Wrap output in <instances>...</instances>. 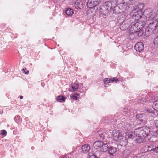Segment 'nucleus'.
Instances as JSON below:
<instances>
[{
    "label": "nucleus",
    "instance_id": "nucleus-25",
    "mask_svg": "<svg viewBox=\"0 0 158 158\" xmlns=\"http://www.w3.org/2000/svg\"><path fill=\"white\" fill-rule=\"evenodd\" d=\"M123 154L125 155V157H127V156L130 155V152L129 150H127L124 151Z\"/></svg>",
    "mask_w": 158,
    "mask_h": 158
},
{
    "label": "nucleus",
    "instance_id": "nucleus-9",
    "mask_svg": "<svg viewBox=\"0 0 158 158\" xmlns=\"http://www.w3.org/2000/svg\"><path fill=\"white\" fill-rule=\"evenodd\" d=\"M90 149V146L88 144H85L81 148V152L83 153H88Z\"/></svg>",
    "mask_w": 158,
    "mask_h": 158
},
{
    "label": "nucleus",
    "instance_id": "nucleus-17",
    "mask_svg": "<svg viewBox=\"0 0 158 158\" xmlns=\"http://www.w3.org/2000/svg\"><path fill=\"white\" fill-rule=\"evenodd\" d=\"M105 6L107 10H110L112 8V3L110 1H108L105 2Z\"/></svg>",
    "mask_w": 158,
    "mask_h": 158
},
{
    "label": "nucleus",
    "instance_id": "nucleus-30",
    "mask_svg": "<svg viewBox=\"0 0 158 158\" xmlns=\"http://www.w3.org/2000/svg\"><path fill=\"white\" fill-rule=\"evenodd\" d=\"M29 72L28 70L26 72H25L24 73L26 74H28L29 73Z\"/></svg>",
    "mask_w": 158,
    "mask_h": 158
},
{
    "label": "nucleus",
    "instance_id": "nucleus-29",
    "mask_svg": "<svg viewBox=\"0 0 158 158\" xmlns=\"http://www.w3.org/2000/svg\"><path fill=\"white\" fill-rule=\"evenodd\" d=\"M26 70V68H23V69H22V71L24 73V72H25V70Z\"/></svg>",
    "mask_w": 158,
    "mask_h": 158
},
{
    "label": "nucleus",
    "instance_id": "nucleus-4",
    "mask_svg": "<svg viewBox=\"0 0 158 158\" xmlns=\"http://www.w3.org/2000/svg\"><path fill=\"white\" fill-rule=\"evenodd\" d=\"M128 28L130 34L129 35L131 39H133L137 36L136 35V33H138V30L137 29L135 24H134V22H133L132 24L129 25Z\"/></svg>",
    "mask_w": 158,
    "mask_h": 158
},
{
    "label": "nucleus",
    "instance_id": "nucleus-7",
    "mask_svg": "<svg viewBox=\"0 0 158 158\" xmlns=\"http://www.w3.org/2000/svg\"><path fill=\"white\" fill-rule=\"evenodd\" d=\"M99 0H88L87 5L89 8H92L97 6L99 3Z\"/></svg>",
    "mask_w": 158,
    "mask_h": 158
},
{
    "label": "nucleus",
    "instance_id": "nucleus-26",
    "mask_svg": "<svg viewBox=\"0 0 158 158\" xmlns=\"http://www.w3.org/2000/svg\"><path fill=\"white\" fill-rule=\"evenodd\" d=\"M1 134L2 135L6 136L7 134V132L5 130H2L1 131Z\"/></svg>",
    "mask_w": 158,
    "mask_h": 158
},
{
    "label": "nucleus",
    "instance_id": "nucleus-14",
    "mask_svg": "<svg viewBox=\"0 0 158 158\" xmlns=\"http://www.w3.org/2000/svg\"><path fill=\"white\" fill-rule=\"evenodd\" d=\"M108 149V145L107 143H104L103 146L100 148V151L102 152H105L107 151Z\"/></svg>",
    "mask_w": 158,
    "mask_h": 158
},
{
    "label": "nucleus",
    "instance_id": "nucleus-13",
    "mask_svg": "<svg viewBox=\"0 0 158 158\" xmlns=\"http://www.w3.org/2000/svg\"><path fill=\"white\" fill-rule=\"evenodd\" d=\"M104 143L102 141H97L95 142L94 144V146L96 149L101 148L103 145Z\"/></svg>",
    "mask_w": 158,
    "mask_h": 158
},
{
    "label": "nucleus",
    "instance_id": "nucleus-16",
    "mask_svg": "<svg viewBox=\"0 0 158 158\" xmlns=\"http://www.w3.org/2000/svg\"><path fill=\"white\" fill-rule=\"evenodd\" d=\"M66 98L64 97L63 96L60 95L57 96L56 98V100L59 102H63L65 101Z\"/></svg>",
    "mask_w": 158,
    "mask_h": 158
},
{
    "label": "nucleus",
    "instance_id": "nucleus-8",
    "mask_svg": "<svg viewBox=\"0 0 158 158\" xmlns=\"http://www.w3.org/2000/svg\"><path fill=\"white\" fill-rule=\"evenodd\" d=\"M134 48L137 51L141 52L144 49V44L142 42H138L135 44Z\"/></svg>",
    "mask_w": 158,
    "mask_h": 158
},
{
    "label": "nucleus",
    "instance_id": "nucleus-20",
    "mask_svg": "<svg viewBox=\"0 0 158 158\" xmlns=\"http://www.w3.org/2000/svg\"><path fill=\"white\" fill-rule=\"evenodd\" d=\"M145 111L148 112V113L151 114V115L153 117L156 116V114L154 112V111L151 109H147L145 110Z\"/></svg>",
    "mask_w": 158,
    "mask_h": 158
},
{
    "label": "nucleus",
    "instance_id": "nucleus-3",
    "mask_svg": "<svg viewBox=\"0 0 158 158\" xmlns=\"http://www.w3.org/2000/svg\"><path fill=\"white\" fill-rule=\"evenodd\" d=\"M149 131V128L145 126L136 129L134 131L135 134L139 137H145Z\"/></svg>",
    "mask_w": 158,
    "mask_h": 158
},
{
    "label": "nucleus",
    "instance_id": "nucleus-28",
    "mask_svg": "<svg viewBox=\"0 0 158 158\" xmlns=\"http://www.w3.org/2000/svg\"><path fill=\"white\" fill-rule=\"evenodd\" d=\"M155 21L156 22V25L157 28V29L158 30V19H156L155 20Z\"/></svg>",
    "mask_w": 158,
    "mask_h": 158
},
{
    "label": "nucleus",
    "instance_id": "nucleus-5",
    "mask_svg": "<svg viewBox=\"0 0 158 158\" xmlns=\"http://www.w3.org/2000/svg\"><path fill=\"white\" fill-rule=\"evenodd\" d=\"M111 135L114 140L116 141L121 140L124 137L122 133L119 131L117 130H113Z\"/></svg>",
    "mask_w": 158,
    "mask_h": 158
},
{
    "label": "nucleus",
    "instance_id": "nucleus-12",
    "mask_svg": "<svg viewBox=\"0 0 158 158\" xmlns=\"http://www.w3.org/2000/svg\"><path fill=\"white\" fill-rule=\"evenodd\" d=\"M118 81V79L115 77H113L111 78H105L103 80V81L105 84L110 83L114 81L117 82Z\"/></svg>",
    "mask_w": 158,
    "mask_h": 158
},
{
    "label": "nucleus",
    "instance_id": "nucleus-10",
    "mask_svg": "<svg viewBox=\"0 0 158 158\" xmlns=\"http://www.w3.org/2000/svg\"><path fill=\"white\" fill-rule=\"evenodd\" d=\"M148 150L149 151H153L156 153H158V145L156 143H155L154 145H151L148 147Z\"/></svg>",
    "mask_w": 158,
    "mask_h": 158
},
{
    "label": "nucleus",
    "instance_id": "nucleus-31",
    "mask_svg": "<svg viewBox=\"0 0 158 158\" xmlns=\"http://www.w3.org/2000/svg\"><path fill=\"white\" fill-rule=\"evenodd\" d=\"M19 98L21 99H22L23 98V96H22L21 95V96H20Z\"/></svg>",
    "mask_w": 158,
    "mask_h": 158
},
{
    "label": "nucleus",
    "instance_id": "nucleus-22",
    "mask_svg": "<svg viewBox=\"0 0 158 158\" xmlns=\"http://www.w3.org/2000/svg\"><path fill=\"white\" fill-rule=\"evenodd\" d=\"M154 109L158 111V101H156L154 103Z\"/></svg>",
    "mask_w": 158,
    "mask_h": 158
},
{
    "label": "nucleus",
    "instance_id": "nucleus-23",
    "mask_svg": "<svg viewBox=\"0 0 158 158\" xmlns=\"http://www.w3.org/2000/svg\"><path fill=\"white\" fill-rule=\"evenodd\" d=\"M106 135V133L99 134L100 138L102 140H103L105 139V136Z\"/></svg>",
    "mask_w": 158,
    "mask_h": 158
},
{
    "label": "nucleus",
    "instance_id": "nucleus-19",
    "mask_svg": "<svg viewBox=\"0 0 158 158\" xmlns=\"http://www.w3.org/2000/svg\"><path fill=\"white\" fill-rule=\"evenodd\" d=\"M65 13L68 16H71L74 13L73 10L70 8H68L65 11Z\"/></svg>",
    "mask_w": 158,
    "mask_h": 158
},
{
    "label": "nucleus",
    "instance_id": "nucleus-1",
    "mask_svg": "<svg viewBox=\"0 0 158 158\" xmlns=\"http://www.w3.org/2000/svg\"><path fill=\"white\" fill-rule=\"evenodd\" d=\"M143 8V5L140 4L137 5L134 7L131 12V14L132 16V19L130 21L136 22V21L141 19L142 12V9Z\"/></svg>",
    "mask_w": 158,
    "mask_h": 158
},
{
    "label": "nucleus",
    "instance_id": "nucleus-24",
    "mask_svg": "<svg viewBox=\"0 0 158 158\" xmlns=\"http://www.w3.org/2000/svg\"><path fill=\"white\" fill-rule=\"evenodd\" d=\"M143 117V114H139L137 115V117L139 119V120L141 121H144V120L143 118H142Z\"/></svg>",
    "mask_w": 158,
    "mask_h": 158
},
{
    "label": "nucleus",
    "instance_id": "nucleus-11",
    "mask_svg": "<svg viewBox=\"0 0 158 158\" xmlns=\"http://www.w3.org/2000/svg\"><path fill=\"white\" fill-rule=\"evenodd\" d=\"M83 2L81 1L77 0L75 3V6L77 9H81L84 7Z\"/></svg>",
    "mask_w": 158,
    "mask_h": 158
},
{
    "label": "nucleus",
    "instance_id": "nucleus-18",
    "mask_svg": "<svg viewBox=\"0 0 158 158\" xmlns=\"http://www.w3.org/2000/svg\"><path fill=\"white\" fill-rule=\"evenodd\" d=\"M80 97V94H71L70 98L73 100H77Z\"/></svg>",
    "mask_w": 158,
    "mask_h": 158
},
{
    "label": "nucleus",
    "instance_id": "nucleus-32",
    "mask_svg": "<svg viewBox=\"0 0 158 158\" xmlns=\"http://www.w3.org/2000/svg\"><path fill=\"white\" fill-rule=\"evenodd\" d=\"M63 158H69V157H67L66 156L63 157Z\"/></svg>",
    "mask_w": 158,
    "mask_h": 158
},
{
    "label": "nucleus",
    "instance_id": "nucleus-2",
    "mask_svg": "<svg viewBox=\"0 0 158 158\" xmlns=\"http://www.w3.org/2000/svg\"><path fill=\"white\" fill-rule=\"evenodd\" d=\"M134 24L138 30V33H136V35L138 36H142L144 33V30L142 29L145 24V22L143 19H141L136 22L134 21Z\"/></svg>",
    "mask_w": 158,
    "mask_h": 158
},
{
    "label": "nucleus",
    "instance_id": "nucleus-27",
    "mask_svg": "<svg viewBox=\"0 0 158 158\" xmlns=\"http://www.w3.org/2000/svg\"><path fill=\"white\" fill-rule=\"evenodd\" d=\"M154 43L155 44L158 45V36L155 38L154 40Z\"/></svg>",
    "mask_w": 158,
    "mask_h": 158
},
{
    "label": "nucleus",
    "instance_id": "nucleus-15",
    "mask_svg": "<svg viewBox=\"0 0 158 158\" xmlns=\"http://www.w3.org/2000/svg\"><path fill=\"white\" fill-rule=\"evenodd\" d=\"M117 151V149L116 148L111 147L108 149V152L111 155L115 154Z\"/></svg>",
    "mask_w": 158,
    "mask_h": 158
},
{
    "label": "nucleus",
    "instance_id": "nucleus-6",
    "mask_svg": "<svg viewBox=\"0 0 158 158\" xmlns=\"http://www.w3.org/2000/svg\"><path fill=\"white\" fill-rule=\"evenodd\" d=\"M156 23V22L153 19L149 24L148 30H147L149 32V33H152L156 31L157 29Z\"/></svg>",
    "mask_w": 158,
    "mask_h": 158
},
{
    "label": "nucleus",
    "instance_id": "nucleus-21",
    "mask_svg": "<svg viewBox=\"0 0 158 158\" xmlns=\"http://www.w3.org/2000/svg\"><path fill=\"white\" fill-rule=\"evenodd\" d=\"M72 88L73 92L77 91L78 88V84L76 83L73 84L72 86Z\"/></svg>",
    "mask_w": 158,
    "mask_h": 158
}]
</instances>
